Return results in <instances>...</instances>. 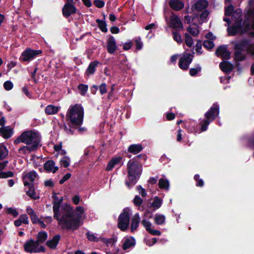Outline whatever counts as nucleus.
<instances>
[{
  "instance_id": "1a4fd4ad",
  "label": "nucleus",
  "mask_w": 254,
  "mask_h": 254,
  "mask_svg": "<svg viewBox=\"0 0 254 254\" xmlns=\"http://www.w3.org/2000/svg\"><path fill=\"white\" fill-rule=\"evenodd\" d=\"M81 216L77 215L76 217L64 218L63 220H58L60 224H62L68 230H76L81 225L80 219Z\"/></svg>"
},
{
  "instance_id": "4468645a",
  "label": "nucleus",
  "mask_w": 254,
  "mask_h": 254,
  "mask_svg": "<svg viewBox=\"0 0 254 254\" xmlns=\"http://www.w3.org/2000/svg\"><path fill=\"white\" fill-rule=\"evenodd\" d=\"M170 27L174 29L180 30L183 27V24L180 18L176 15L172 14L170 18Z\"/></svg>"
},
{
  "instance_id": "13d9d810",
  "label": "nucleus",
  "mask_w": 254,
  "mask_h": 254,
  "mask_svg": "<svg viewBox=\"0 0 254 254\" xmlns=\"http://www.w3.org/2000/svg\"><path fill=\"white\" fill-rule=\"evenodd\" d=\"M23 224H28L29 223L28 218L26 214H21L18 218Z\"/></svg>"
},
{
  "instance_id": "e2e57ef3",
  "label": "nucleus",
  "mask_w": 254,
  "mask_h": 254,
  "mask_svg": "<svg viewBox=\"0 0 254 254\" xmlns=\"http://www.w3.org/2000/svg\"><path fill=\"white\" fill-rule=\"evenodd\" d=\"M137 190L143 197H144L147 195V193L145 189H143L141 186H138L137 187Z\"/></svg>"
},
{
  "instance_id": "aec40b11",
  "label": "nucleus",
  "mask_w": 254,
  "mask_h": 254,
  "mask_svg": "<svg viewBox=\"0 0 254 254\" xmlns=\"http://www.w3.org/2000/svg\"><path fill=\"white\" fill-rule=\"evenodd\" d=\"M24 186H28L29 188V190L26 191V194L34 199H37L38 197L36 196V192L33 183H29L27 181H24Z\"/></svg>"
},
{
  "instance_id": "a211bd4d",
  "label": "nucleus",
  "mask_w": 254,
  "mask_h": 254,
  "mask_svg": "<svg viewBox=\"0 0 254 254\" xmlns=\"http://www.w3.org/2000/svg\"><path fill=\"white\" fill-rule=\"evenodd\" d=\"M55 163L53 160H49L47 161L44 165V169L49 172H52L53 173H55L59 169V167L55 166Z\"/></svg>"
},
{
  "instance_id": "9b49d317",
  "label": "nucleus",
  "mask_w": 254,
  "mask_h": 254,
  "mask_svg": "<svg viewBox=\"0 0 254 254\" xmlns=\"http://www.w3.org/2000/svg\"><path fill=\"white\" fill-rule=\"evenodd\" d=\"M42 53V51L40 50H36L27 48L22 53L19 60L21 62H30Z\"/></svg>"
},
{
  "instance_id": "7c9ffc66",
  "label": "nucleus",
  "mask_w": 254,
  "mask_h": 254,
  "mask_svg": "<svg viewBox=\"0 0 254 254\" xmlns=\"http://www.w3.org/2000/svg\"><path fill=\"white\" fill-rule=\"evenodd\" d=\"M147 159V156L145 154H139L129 161H132L133 162L138 165H141L142 166V163Z\"/></svg>"
},
{
  "instance_id": "c03bdc74",
  "label": "nucleus",
  "mask_w": 254,
  "mask_h": 254,
  "mask_svg": "<svg viewBox=\"0 0 254 254\" xmlns=\"http://www.w3.org/2000/svg\"><path fill=\"white\" fill-rule=\"evenodd\" d=\"M203 45L205 48L210 50L214 48L215 45L212 41L207 40L203 42Z\"/></svg>"
},
{
  "instance_id": "9d476101",
  "label": "nucleus",
  "mask_w": 254,
  "mask_h": 254,
  "mask_svg": "<svg viewBox=\"0 0 254 254\" xmlns=\"http://www.w3.org/2000/svg\"><path fill=\"white\" fill-rule=\"evenodd\" d=\"M65 0L66 2L62 8V14L64 17L67 18L76 13L77 8L75 4L76 3H80V0Z\"/></svg>"
},
{
  "instance_id": "412c9836",
  "label": "nucleus",
  "mask_w": 254,
  "mask_h": 254,
  "mask_svg": "<svg viewBox=\"0 0 254 254\" xmlns=\"http://www.w3.org/2000/svg\"><path fill=\"white\" fill-rule=\"evenodd\" d=\"M219 67L222 71L227 74L230 73L233 69V65L228 61L221 62Z\"/></svg>"
},
{
  "instance_id": "79ce46f5",
  "label": "nucleus",
  "mask_w": 254,
  "mask_h": 254,
  "mask_svg": "<svg viewBox=\"0 0 254 254\" xmlns=\"http://www.w3.org/2000/svg\"><path fill=\"white\" fill-rule=\"evenodd\" d=\"M185 43L187 46L191 47L193 44V39L191 36L187 33L185 34Z\"/></svg>"
},
{
  "instance_id": "c9c22d12",
  "label": "nucleus",
  "mask_w": 254,
  "mask_h": 254,
  "mask_svg": "<svg viewBox=\"0 0 254 254\" xmlns=\"http://www.w3.org/2000/svg\"><path fill=\"white\" fill-rule=\"evenodd\" d=\"M96 22L98 24L99 28L102 32L106 33L108 31L107 23L104 20L97 19Z\"/></svg>"
},
{
  "instance_id": "e433bc0d",
  "label": "nucleus",
  "mask_w": 254,
  "mask_h": 254,
  "mask_svg": "<svg viewBox=\"0 0 254 254\" xmlns=\"http://www.w3.org/2000/svg\"><path fill=\"white\" fill-rule=\"evenodd\" d=\"M165 219L166 218L164 215L157 213L154 217V222L157 225H161L165 223Z\"/></svg>"
},
{
  "instance_id": "4be33fe9",
  "label": "nucleus",
  "mask_w": 254,
  "mask_h": 254,
  "mask_svg": "<svg viewBox=\"0 0 254 254\" xmlns=\"http://www.w3.org/2000/svg\"><path fill=\"white\" fill-rule=\"evenodd\" d=\"M13 133L12 128L9 126L0 127V135L5 139L9 138Z\"/></svg>"
},
{
  "instance_id": "f8f14e48",
  "label": "nucleus",
  "mask_w": 254,
  "mask_h": 254,
  "mask_svg": "<svg viewBox=\"0 0 254 254\" xmlns=\"http://www.w3.org/2000/svg\"><path fill=\"white\" fill-rule=\"evenodd\" d=\"M193 58V54L188 53L186 52H184L179 59V67L184 70H188Z\"/></svg>"
},
{
  "instance_id": "4c0bfd02",
  "label": "nucleus",
  "mask_w": 254,
  "mask_h": 254,
  "mask_svg": "<svg viewBox=\"0 0 254 254\" xmlns=\"http://www.w3.org/2000/svg\"><path fill=\"white\" fill-rule=\"evenodd\" d=\"M158 185L161 189L168 190L169 187V182L166 179L161 178L159 180Z\"/></svg>"
},
{
  "instance_id": "ea45409f",
  "label": "nucleus",
  "mask_w": 254,
  "mask_h": 254,
  "mask_svg": "<svg viewBox=\"0 0 254 254\" xmlns=\"http://www.w3.org/2000/svg\"><path fill=\"white\" fill-rule=\"evenodd\" d=\"M8 151L6 146L2 145L0 146V160L5 158L8 155Z\"/></svg>"
},
{
  "instance_id": "2eb2a0df",
  "label": "nucleus",
  "mask_w": 254,
  "mask_h": 254,
  "mask_svg": "<svg viewBox=\"0 0 254 254\" xmlns=\"http://www.w3.org/2000/svg\"><path fill=\"white\" fill-rule=\"evenodd\" d=\"M215 54L218 57H221L222 59L229 60L230 58L231 53L227 50L226 46L221 45L217 48Z\"/></svg>"
},
{
  "instance_id": "f03ea898",
  "label": "nucleus",
  "mask_w": 254,
  "mask_h": 254,
  "mask_svg": "<svg viewBox=\"0 0 254 254\" xmlns=\"http://www.w3.org/2000/svg\"><path fill=\"white\" fill-rule=\"evenodd\" d=\"M41 136L40 133L36 130H27L22 132L21 134L15 139L13 143L17 145L20 143H23L37 149L40 145Z\"/></svg>"
},
{
  "instance_id": "4d7b16f0",
  "label": "nucleus",
  "mask_w": 254,
  "mask_h": 254,
  "mask_svg": "<svg viewBox=\"0 0 254 254\" xmlns=\"http://www.w3.org/2000/svg\"><path fill=\"white\" fill-rule=\"evenodd\" d=\"M209 12L207 10H204L200 15V19L201 21H204L208 16Z\"/></svg>"
},
{
  "instance_id": "09e8293b",
  "label": "nucleus",
  "mask_w": 254,
  "mask_h": 254,
  "mask_svg": "<svg viewBox=\"0 0 254 254\" xmlns=\"http://www.w3.org/2000/svg\"><path fill=\"white\" fill-rule=\"evenodd\" d=\"M234 10V7L232 4L229 5L225 9V15L227 16H230L232 15Z\"/></svg>"
},
{
  "instance_id": "f704fd0d",
  "label": "nucleus",
  "mask_w": 254,
  "mask_h": 254,
  "mask_svg": "<svg viewBox=\"0 0 254 254\" xmlns=\"http://www.w3.org/2000/svg\"><path fill=\"white\" fill-rule=\"evenodd\" d=\"M37 149L31 147L28 145H26L25 146H22L18 149V152L20 153H22L23 154H26L28 153H30L31 152H34L36 151Z\"/></svg>"
},
{
  "instance_id": "58836bf2",
  "label": "nucleus",
  "mask_w": 254,
  "mask_h": 254,
  "mask_svg": "<svg viewBox=\"0 0 254 254\" xmlns=\"http://www.w3.org/2000/svg\"><path fill=\"white\" fill-rule=\"evenodd\" d=\"M201 67L199 64H197L195 67L191 68L189 70V74L191 76H195L198 72L201 71Z\"/></svg>"
},
{
  "instance_id": "cd10ccee",
  "label": "nucleus",
  "mask_w": 254,
  "mask_h": 254,
  "mask_svg": "<svg viewBox=\"0 0 254 254\" xmlns=\"http://www.w3.org/2000/svg\"><path fill=\"white\" fill-rule=\"evenodd\" d=\"M53 209L54 212V218L57 220H59V217L61 216V214L60 213V208H62L61 204H60L59 202H57L55 201L53 202Z\"/></svg>"
},
{
  "instance_id": "473e14b6",
  "label": "nucleus",
  "mask_w": 254,
  "mask_h": 254,
  "mask_svg": "<svg viewBox=\"0 0 254 254\" xmlns=\"http://www.w3.org/2000/svg\"><path fill=\"white\" fill-rule=\"evenodd\" d=\"M48 234L45 231H40L38 232L37 235V240H36L37 243L40 245V244H42L44 243L46 240L47 239Z\"/></svg>"
},
{
  "instance_id": "f257e3e1",
  "label": "nucleus",
  "mask_w": 254,
  "mask_h": 254,
  "mask_svg": "<svg viewBox=\"0 0 254 254\" xmlns=\"http://www.w3.org/2000/svg\"><path fill=\"white\" fill-rule=\"evenodd\" d=\"M84 115L83 108L80 104H75L70 106L66 115V119L68 121L69 128L66 132L68 134H74V129L81 126L83 123Z\"/></svg>"
},
{
  "instance_id": "5701e85b",
  "label": "nucleus",
  "mask_w": 254,
  "mask_h": 254,
  "mask_svg": "<svg viewBox=\"0 0 254 254\" xmlns=\"http://www.w3.org/2000/svg\"><path fill=\"white\" fill-rule=\"evenodd\" d=\"M143 149V147L140 144H132L128 147L127 151L135 155L140 152Z\"/></svg>"
},
{
  "instance_id": "680f3d73",
  "label": "nucleus",
  "mask_w": 254,
  "mask_h": 254,
  "mask_svg": "<svg viewBox=\"0 0 254 254\" xmlns=\"http://www.w3.org/2000/svg\"><path fill=\"white\" fill-rule=\"evenodd\" d=\"M70 173L66 174L59 181V183L61 185L63 184L65 181L68 180L71 177Z\"/></svg>"
},
{
  "instance_id": "f3484780",
  "label": "nucleus",
  "mask_w": 254,
  "mask_h": 254,
  "mask_svg": "<svg viewBox=\"0 0 254 254\" xmlns=\"http://www.w3.org/2000/svg\"><path fill=\"white\" fill-rule=\"evenodd\" d=\"M122 160V157L121 156L113 157L108 163L106 168V170L110 171L113 170L116 165L120 164Z\"/></svg>"
},
{
  "instance_id": "393cba45",
  "label": "nucleus",
  "mask_w": 254,
  "mask_h": 254,
  "mask_svg": "<svg viewBox=\"0 0 254 254\" xmlns=\"http://www.w3.org/2000/svg\"><path fill=\"white\" fill-rule=\"evenodd\" d=\"M163 203L162 199L158 196H155L151 204L150 208H152L151 212H154L161 207Z\"/></svg>"
},
{
  "instance_id": "774afa93",
  "label": "nucleus",
  "mask_w": 254,
  "mask_h": 254,
  "mask_svg": "<svg viewBox=\"0 0 254 254\" xmlns=\"http://www.w3.org/2000/svg\"><path fill=\"white\" fill-rule=\"evenodd\" d=\"M175 118V114L172 112L167 113L166 115V118L168 121H172Z\"/></svg>"
},
{
  "instance_id": "a878e982",
  "label": "nucleus",
  "mask_w": 254,
  "mask_h": 254,
  "mask_svg": "<svg viewBox=\"0 0 254 254\" xmlns=\"http://www.w3.org/2000/svg\"><path fill=\"white\" fill-rule=\"evenodd\" d=\"M208 5V3L206 0H199L195 2L194 9L198 11H203Z\"/></svg>"
},
{
  "instance_id": "6e6552de",
  "label": "nucleus",
  "mask_w": 254,
  "mask_h": 254,
  "mask_svg": "<svg viewBox=\"0 0 254 254\" xmlns=\"http://www.w3.org/2000/svg\"><path fill=\"white\" fill-rule=\"evenodd\" d=\"M242 19H238L231 27L228 28V34L231 36H235L246 33L250 28V24L248 23L246 26L244 27L242 26Z\"/></svg>"
},
{
  "instance_id": "bb28decb",
  "label": "nucleus",
  "mask_w": 254,
  "mask_h": 254,
  "mask_svg": "<svg viewBox=\"0 0 254 254\" xmlns=\"http://www.w3.org/2000/svg\"><path fill=\"white\" fill-rule=\"evenodd\" d=\"M135 245V240L133 237H130L125 239L123 245V249L126 250L133 247Z\"/></svg>"
},
{
  "instance_id": "bf43d9fd",
  "label": "nucleus",
  "mask_w": 254,
  "mask_h": 254,
  "mask_svg": "<svg viewBox=\"0 0 254 254\" xmlns=\"http://www.w3.org/2000/svg\"><path fill=\"white\" fill-rule=\"evenodd\" d=\"M13 85L11 81L7 80L3 84V87L6 90H10L13 88Z\"/></svg>"
},
{
  "instance_id": "72a5a7b5",
  "label": "nucleus",
  "mask_w": 254,
  "mask_h": 254,
  "mask_svg": "<svg viewBox=\"0 0 254 254\" xmlns=\"http://www.w3.org/2000/svg\"><path fill=\"white\" fill-rule=\"evenodd\" d=\"M37 176V174L34 171H31L29 173H27L23 177V183L24 181H27V182L29 181L30 183H32L35 180V178H36Z\"/></svg>"
},
{
  "instance_id": "c756f323",
  "label": "nucleus",
  "mask_w": 254,
  "mask_h": 254,
  "mask_svg": "<svg viewBox=\"0 0 254 254\" xmlns=\"http://www.w3.org/2000/svg\"><path fill=\"white\" fill-rule=\"evenodd\" d=\"M99 64H100V62L98 61L91 62L86 70L85 74L87 75L94 74L96 70V67Z\"/></svg>"
},
{
  "instance_id": "0eeeda50",
  "label": "nucleus",
  "mask_w": 254,
  "mask_h": 254,
  "mask_svg": "<svg viewBox=\"0 0 254 254\" xmlns=\"http://www.w3.org/2000/svg\"><path fill=\"white\" fill-rule=\"evenodd\" d=\"M129 211L128 207L124 208L118 217L117 226L122 231H125L128 227L130 222Z\"/></svg>"
},
{
  "instance_id": "0e129e2a",
  "label": "nucleus",
  "mask_w": 254,
  "mask_h": 254,
  "mask_svg": "<svg viewBox=\"0 0 254 254\" xmlns=\"http://www.w3.org/2000/svg\"><path fill=\"white\" fill-rule=\"evenodd\" d=\"M247 52L248 53L254 56V44H250V46L247 48Z\"/></svg>"
},
{
  "instance_id": "338daca9",
  "label": "nucleus",
  "mask_w": 254,
  "mask_h": 254,
  "mask_svg": "<svg viewBox=\"0 0 254 254\" xmlns=\"http://www.w3.org/2000/svg\"><path fill=\"white\" fill-rule=\"evenodd\" d=\"M30 217L33 224H37V222H38L39 219L36 213L33 215L30 216Z\"/></svg>"
},
{
  "instance_id": "423d86ee",
  "label": "nucleus",
  "mask_w": 254,
  "mask_h": 254,
  "mask_svg": "<svg viewBox=\"0 0 254 254\" xmlns=\"http://www.w3.org/2000/svg\"><path fill=\"white\" fill-rule=\"evenodd\" d=\"M23 247L25 252L30 254L45 253L46 251L44 246H40L36 241L32 239L26 241Z\"/></svg>"
},
{
  "instance_id": "7ed1b4c3",
  "label": "nucleus",
  "mask_w": 254,
  "mask_h": 254,
  "mask_svg": "<svg viewBox=\"0 0 254 254\" xmlns=\"http://www.w3.org/2000/svg\"><path fill=\"white\" fill-rule=\"evenodd\" d=\"M142 171V167L141 165L135 164L132 161H128L127 172L129 181H127L126 185L128 188H131L137 183L141 176Z\"/></svg>"
},
{
  "instance_id": "a19ab883",
  "label": "nucleus",
  "mask_w": 254,
  "mask_h": 254,
  "mask_svg": "<svg viewBox=\"0 0 254 254\" xmlns=\"http://www.w3.org/2000/svg\"><path fill=\"white\" fill-rule=\"evenodd\" d=\"M77 88L80 91V94L82 96L85 95L88 89V85L83 84H79L78 85Z\"/></svg>"
},
{
  "instance_id": "a18cd8bd",
  "label": "nucleus",
  "mask_w": 254,
  "mask_h": 254,
  "mask_svg": "<svg viewBox=\"0 0 254 254\" xmlns=\"http://www.w3.org/2000/svg\"><path fill=\"white\" fill-rule=\"evenodd\" d=\"M14 173L12 171H9L7 172L0 171V179L7 178L9 177H13Z\"/></svg>"
},
{
  "instance_id": "b1692460",
  "label": "nucleus",
  "mask_w": 254,
  "mask_h": 254,
  "mask_svg": "<svg viewBox=\"0 0 254 254\" xmlns=\"http://www.w3.org/2000/svg\"><path fill=\"white\" fill-rule=\"evenodd\" d=\"M169 5L172 9L176 11H179L184 7V2L178 0H170Z\"/></svg>"
},
{
  "instance_id": "3c124183",
  "label": "nucleus",
  "mask_w": 254,
  "mask_h": 254,
  "mask_svg": "<svg viewBox=\"0 0 254 254\" xmlns=\"http://www.w3.org/2000/svg\"><path fill=\"white\" fill-rule=\"evenodd\" d=\"M187 30L193 36H196L199 32L197 28L191 27V26H189L187 28Z\"/></svg>"
},
{
  "instance_id": "052dcab7",
  "label": "nucleus",
  "mask_w": 254,
  "mask_h": 254,
  "mask_svg": "<svg viewBox=\"0 0 254 254\" xmlns=\"http://www.w3.org/2000/svg\"><path fill=\"white\" fill-rule=\"evenodd\" d=\"M93 3L98 8H102L105 5V2L103 0H94Z\"/></svg>"
},
{
  "instance_id": "39448f33",
  "label": "nucleus",
  "mask_w": 254,
  "mask_h": 254,
  "mask_svg": "<svg viewBox=\"0 0 254 254\" xmlns=\"http://www.w3.org/2000/svg\"><path fill=\"white\" fill-rule=\"evenodd\" d=\"M250 45V41L247 39H243L235 44L234 54L235 61L241 62L245 60L246 56L243 52L247 51V48Z\"/></svg>"
},
{
  "instance_id": "6e6d98bb",
  "label": "nucleus",
  "mask_w": 254,
  "mask_h": 254,
  "mask_svg": "<svg viewBox=\"0 0 254 254\" xmlns=\"http://www.w3.org/2000/svg\"><path fill=\"white\" fill-rule=\"evenodd\" d=\"M98 89L99 90L101 95H103L107 92V85L106 83H102L99 86H98Z\"/></svg>"
},
{
  "instance_id": "c85d7f7f",
  "label": "nucleus",
  "mask_w": 254,
  "mask_h": 254,
  "mask_svg": "<svg viewBox=\"0 0 254 254\" xmlns=\"http://www.w3.org/2000/svg\"><path fill=\"white\" fill-rule=\"evenodd\" d=\"M140 217L138 213H136L131 219L130 230L133 232L137 229L140 222Z\"/></svg>"
},
{
  "instance_id": "2f4dec72",
  "label": "nucleus",
  "mask_w": 254,
  "mask_h": 254,
  "mask_svg": "<svg viewBox=\"0 0 254 254\" xmlns=\"http://www.w3.org/2000/svg\"><path fill=\"white\" fill-rule=\"evenodd\" d=\"M59 110V107L53 105H49L45 109V112L47 115H54L57 114Z\"/></svg>"
},
{
  "instance_id": "de8ad7c7",
  "label": "nucleus",
  "mask_w": 254,
  "mask_h": 254,
  "mask_svg": "<svg viewBox=\"0 0 254 254\" xmlns=\"http://www.w3.org/2000/svg\"><path fill=\"white\" fill-rule=\"evenodd\" d=\"M86 238L87 239L91 242H98L99 238L96 237L94 234L91 233L90 232L88 231L85 234Z\"/></svg>"
},
{
  "instance_id": "5fc2aeb1",
  "label": "nucleus",
  "mask_w": 254,
  "mask_h": 254,
  "mask_svg": "<svg viewBox=\"0 0 254 254\" xmlns=\"http://www.w3.org/2000/svg\"><path fill=\"white\" fill-rule=\"evenodd\" d=\"M133 202L136 206H140L143 202L142 199L138 195L135 196Z\"/></svg>"
},
{
  "instance_id": "864d4df0",
  "label": "nucleus",
  "mask_w": 254,
  "mask_h": 254,
  "mask_svg": "<svg viewBox=\"0 0 254 254\" xmlns=\"http://www.w3.org/2000/svg\"><path fill=\"white\" fill-rule=\"evenodd\" d=\"M173 39L178 43H181L182 42V37L180 33L178 32H173Z\"/></svg>"
},
{
  "instance_id": "37998d69",
  "label": "nucleus",
  "mask_w": 254,
  "mask_h": 254,
  "mask_svg": "<svg viewBox=\"0 0 254 254\" xmlns=\"http://www.w3.org/2000/svg\"><path fill=\"white\" fill-rule=\"evenodd\" d=\"M141 224L148 232L151 230L152 224L149 221L144 219L141 221Z\"/></svg>"
},
{
  "instance_id": "8fccbe9b",
  "label": "nucleus",
  "mask_w": 254,
  "mask_h": 254,
  "mask_svg": "<svg viewBox=\"0 0 254 254\" xmlns=\"http://www.w3.org/2000/svg\"><path fill=\"white\" fill-rule=\"evenodd\" d=\"M60 162L64 167L67 168L69 166V158L65 156L61 160Z\"/></svg>"
},
{
  "instance_id": "dca6fc26",
  "label": "nucleus",
  "mask_w": 254,
  "mask_h": 254,
  "mask_svg": "<svg viewBox=\"0 0 254 254\" xmlns=\"http://www.w3.org/2000/svg\"><path fill=\"white\" fill-rule=\"evenodd\" d=\"M107 50L110 54H114L117 49L116 41L114 36H109L107 41Z\"/></svg>"
},
{
  "instance_id": "49530a36",
  "label": "nucleus",
  "mask_w": 254,
  "mask_h": 254,
  "mask_svg": "<svg viewBox=\"0 0 254 254\" xmlns=\"http://www.w3.org/2000/svg\"><path fill=\"white\" fill-rule=\"evenodd\" d=\"M194 180L196 182V186L198 187H202L204 186V182L200 179L199 175L195 174L194 176Z\"/></svg>"
},
{
  "instance_id": "20e7f679",
  "label": "nucleus",
  "mask_w": 254,
  "mask_h": 254,
  "mask_svg": "<svg viewBox=\"0 0 254 254\" xmlns=\"http://www.w3.org/2000/svg\"><path fill=\"white\" fill-rule=\"evenodd\" d=\"M220 112L219 106L217 103H214L210 109L205 113V118L200 123L201 125L200 130L205 131L208 128L210 123L214 121L218 116Z\"/></svg>"
},
{
  "instance_id": "ddd939ff",
  "label": "nucleus",
  "mask_w": 254,
  "mask_h": 254,
  "mask_svg": "<svg viewBox=\"0 0 254 254\" xmlns=\"http://www.w3.org/2000/svg\"><path fill=\"white\" fill-rule=\"evenodd\" d=\"M63 215L59 217V220H63L64 218H72L74 217L73 208L68 204L64 203L62 206Z\"/></svg>"
},
{
  "instance_id": "6ab92c4d",
  "label": "nucleus",
  "mask_w": 254,
  "mask_h": 254,
  "mask_svg": "<svg viewBox=\"0 0 254 254\" xmlns=\"http://www.w3.org/2000/svg\"><path fill=\"white\" fill-rule=\"evenodd\" d=\"M60 239V235L59 234L56 235L51 240L47 241L46 245L51 249H55L59 243Z\"/></svg>"
},
{
  "instance_id": "69168bd1",
  "label": "nucleus",
  "mask_w": 254,
  "mask_h": 254,
  "mask_svg": "<svg viewBox=\"0 0 254 254\" xmlns=\"http://www.w3.org/2000/svg\"><path fill=\"white\" fill-rule=\"evenodd\" d=\"M132 46V42L130 41L129 42H127L124 44L123 45V49L125 51H127L131 48Z\"/></svg>"
},
{
  "instance_id": "603ef678",
  "label": "nucleus",
  "mask_w": 254,
  "mask_h": 254,
  "mask_svg": "<svg viewBox=\"0 0 254 254\" xmlns=\"http://www.w3.org/2000/svg\"><path fill=\"white\" fill-rule=\"evenodd\" d=\"M6 212L12 215L14 217H16L18 215V212L16 209H14L12 207H8L6 209Z\"/></svg>"
}]
</instances>
